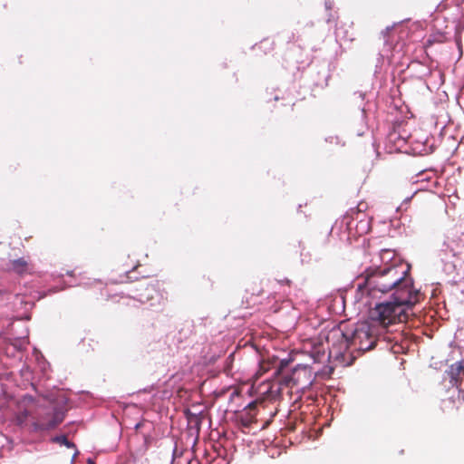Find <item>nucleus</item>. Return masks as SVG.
Masks as SVG:
<instances>
[{"label": "nucleus", "mask_w": 464, "mask_h": 464, "mask_svg": "<svg viewBox=\"0 0 464 464\" xmlns=\"http://www.w3.org/2000/svg\"><path fill=\"white\" fill-rule=\"evenodd\" d=\"M392 292V296L406 293H419L413 289L412 281L408 276V269L388 266L374 270H366L359 278L355 299L364 306L371 307L375 300Z\"/></svg>", "instance_id": "1"}, {"label": "nucleus", "mask_w": 464, "mask_h": 464, "mask_svg": "<svg viewBox=\"0 0 464 464\" xmlns=\"http://www.w3.org/2000/svg\"><path fill=\"white\" fill-rule=\"evenodd\" d=\"M401 293L402 295L392 296V301L376 303L371 311V317L385 326L406 321L411 307L419 302L420 294Z\"/></svg>", "instance_id": "2"}, {"label": "nucleus", "mask_w": 464, "mask_h": 464, "mask_svg": "<svg viewBox=\"0 0 464 464\" xmlns=\"http://www.w3.org/2000/svg\"><path fill=\"white\" fill-rule=\"evenodd\" d=\"M334 334L340 335L343 340L341 349H347L350 343L358 345L359 349L363 351L373 347L374 339L369 334L368 330L364 329V327L356 329L353 334L352 340H350L346 334L341 332H335Z\"/></svg>", "instance_id": "3"}, {"label": "nucleus", "mask_w": 464, "mask_h": 464, "mask_svg": "<svg viewBox=\"0 0 464 464\" xmlns=\"http://www.w3.org/2000/svg\"><path fill=\"white\" fill-rule=\"evenodd\" d=\"M9 269L17 274H24L29 270V265L25 259L19 258L10 262Z\"/></svg>", "instance_id": "4"}, {"label": "nucleus", "mask_w": 464, "mask_h": 464, "mask_svg": "<svg viewBox=\"0 0 464 464\" xmlns=\"http://www.w3.org/2000/svg\"><path fill=\"white\" fill-rule=\"evenodd\" d=\"M63 416H64V414L62 411H54V413L52 417V420L47 422L42 423L41 428L44 429V430L53 429L54 427H56L58 424H60L63 421Z\"/></svg>", "instance_id": "5"}, {"label": "nucleus", "mask_w": 464, "mask_h": 464, "mask_svg": "<svg viewBox=\"0 0 464 464\" xmlns=\"http://www.w3.org/2000/svg\"><path fill=\"white\" fill-rule=\"evenodd\" d=\"M464 370V361L458 362L452 364L450 368L449 374L451 378V382H458V376Z\"/></svg>", "instance_id": "6"}, {"label": "nucleus", "mask_w": 464, "mask_h": 464, "mask_svg": "<svg viewBox=\"0 0 464 464\" xmlns=\"http://www.w3.org/2000/svg\"><path fill=\"white\" fill-rule=\"evenodd\" d=\"M53 441H55V442L59 443V444H61V445H64V446H66L67 448H73V447H74V445H73L72 442H70V441L67 440V438H66V437H64V436H58V437H55V438L53 439Z\"/></svg>", "instance_id": "7"}, {"label": "nucleus", "mask_w": 464, "mask_h": 464, "mask_svg": "<svg viewBox=\"0 0 464 464\" xmlns=\"http://www.w3.org/2000/svg\"><path fill=\"white\" fill-rule=\"evenodd\" d=\"M27 415H28L27 411L23 412V414L21 416H18V418H17L18 421L20 423H22L26 419Z\"/></svg>", "instance_id": "8"}, {"label": "nucleus", "mask_w": 464, "mask_h": 464, "mask_svg": "<svg viewBox=\"0 0 464 464\" xmlns=\"http://www.w3.org/2000/svg\"><path fill=\"white\" fill-rule=\"evenodd\" d=\"M459 396H461L462 400L464 401V392H459Z\"/></svg>", "instance_id": "9"}]
</instances>
